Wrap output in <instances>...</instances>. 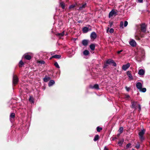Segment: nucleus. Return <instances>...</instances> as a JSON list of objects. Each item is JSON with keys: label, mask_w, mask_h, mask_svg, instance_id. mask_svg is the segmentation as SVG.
Returning <instances> with one entry per match:
<instances>
[{"label": "nucleus", "mask_w": 150, "mask_h": 150, "mask_svg": "<svg viewBox=\"0 0 150 150\" xmlns=\"http://www.w3.org/2000/svg\"><path fill=\"white\" fill-rule=\"evenodd\" d=\"M137 88L139 89L141 92L144 93L146 91V89L145 88H142V84L141 82H137L136 84Z\"/></svg>", "instance_id": "f257e3e1"}, {"label": "nucleus", "mask_w": 150, "mask_h": 150, "mask_svg": "<svg viewBox=\"0 0 150 150\" xmlns=\"http://www.w3.org/2000/svg\"><path fill=\"white\" fill-rule=\"evenodd\" d=\"M145 132V130L143 129L140 131L139 133V138L141 141H143L144 139V135Z\"/></svg>", "instance_id": "f03ea898"}, {"label": "nucleus", "mask_w": 150, "mask_h": 150, "mask_svg": "<svg viewBox=\"0 0 150 150\" xmlns=\"http://www.w3.org/2000/svg\"><path fill=\"white\" fill-rule=\"evenodd\" d=\"M18 79L16 75H14L13 76V85H15L18 82Z\"/></svg>", "instance_id": "7ed1b4c3"}, {"label": "nucleus", "mask_w": 150, "mask_h": 150, "mask_svg": "<svg viewBox=\"0 0 150 150\" xmlns=\"http://www.w3.org/2000/svg\"><path fill=\"white\" fill-rule=\"evenodd\" d=\"M106 63L109 64H112L113 65L114 67H116L117 65L114 62V60L110 59L107 60L106 61Z\"/></svg>", "instance_id": "20e7f679"}, {"label": "nucleus", "mask_w": 150, "mask_h": 150, "mask_svg": "<svg viewBox=\"0 0 150 150\" xmlns=\"http://www.w3.org/2000/svg\"><path fill=\"white\" fill-rule=\"evenodd\" d=\"M141 29L143 33H145L146 30V26L145 23H142L141 25Z\"/></svg>", "instance_id": "39448f33"}, {"label": "nucleus", "mask_w": 150, "mask_h": 150, "mask_svg": "<svg viewBox=\"0 0 150 150\" xmlns=\"http://www.w3.org/2000/svg\"><path fill=\"white\" fill-rule=\"evenodd\" d=\"M137 101H132L131 102V107L132 108L136 109L137 108Z\"/></svg>", "instance_id": "423d86ee"}, {"label": "nucleus", "mask_w": 150, "mask_h": 150, "mask_svg": "<svg viewBox=\"0 0 150 150\" xmlns=\"http://www.w3.org/2000/svg\"><path fill=\"white\" fill-rule=\"evenodd\" d=\"M130 66V64L129 63H128L127 64L124 65L122 66V69L126 71Z\"/></svg>", "instance_id": "0eeeda50"}, {"label": "nucleus", "mask_w": 150, "mask_h": 150, "mask_svg": "<svg viewBox=\"0 0 150 150\" xmlns=\"http://www.w3.org/2000/svg\"><path fill=\"white\" fill-rule=\"evenodd\" d=\"M117 13V12H115L114 9H112L109 13V17L110 18H111L114 15L116 14Z\"/></svg>", "instance_id": "6e6552de"}, {"label": "nucleus", "mask_w": 150, "mask_h": 150, "mask_svg": "<svg viewBox=\"0 0 150 150\" xmlns=\"http://www.w3.org/2000/svg\"><path fill=\"white\" fill-rule=\"evenodd\" d=\"M130 45L132 47H134L136 45V43L134 40H132L129 42Z\"/></svg>", "instance_id": "1a4fd4ad"}, {"label": "nucleus", "mask_w": 150, "mask_h": 150, "mask_svg": "<svg viewBox=\"0 0 150 150\" xmlns=\"http://www.w3.org/2000/svg\"><path fill=\"white\" fill-rule=\"evenodd\" d=\"M90 88H94L97 90L99 89V86L97 84H95L94 86L91 85L90 86Z\"/></svg>", "instance_id": "9d476101"}, {"label": "nucleus", "mask_w": 150, "mask_h": 150, "mask_svg": "<svg viewBox=\"0 0 150 150\" xmlns=\"http://www.w3.org/2000/svg\"><path fill=\"white\" fill-rule=\"evenodd\" d=\"M127 75L128 76V77H129L130 80H133V78L131 74L130 71H128L127 72Z\"/></svg>", "instance_id": "9b49d317"}, {"label": "nucleus", "mask_w": 150, "mask_h": 150, "mask_svg": "<svg viewBox=\"0 0 150 150\" xmlns=\"http://www.w3.org/2000/svg\"><path fill=\"white\" fill-rule=\"evenodd\" d=\"M64 31H63L62 33H58L56 34L57 36L59 38H61L63 36L64 34Z\"/></svg>", "instance_id": "f8f14e48"}, {"label": "nucleus", "mask_w": 150, "mask_h": 150, "mask_svg": "<svg viewBox=\"0 0 150 150\" xmlns=\"http://www.w3.org/2000/svg\"><path fill=\"white\" fill-rule=\"evenodd\" d=\"M96 37V34L95 32H93L91 34V39H95Z\"/></svg>", "instance_id": "ddd939ff"}, {"label": "nucleus", "mask_w": 150, "mask_h": 150, "mask_svg": "<svg viewBox=\"0 0 150 150\" xmlns=\"http://www.w3.org/2000/svg\"><path fill=\"white\" fill-rule=\"evenodd\" d=\"M145 71L143 69H139L138 71V74L140 75H143L144 74Z\"/></svg>", "instance_id": "4468645a"}, {"label": "nucleus", "mask_w": 150, "mask_h": 150, "mask_svg": "<svg viewBox=\"0 0 150 150\" xmlns=\"http://www.w3.org/2000/svg\"><path fill=\"white\" fill-rule=\"evenodd\" d=\"M88 41L86 40H82V43L83 45L84 46H86L88 44Z\"/></svg>", "instance_id": "2eb2a0df"}, {"label": "nucleus", "mask_w": 150, "mask_h": 150, "mask_svg": "<svg viewBox=\"0 0 150 150\" xmlns=\"http://www.w3.org/2000/svg\"><path fill=\"white\" fill-rule=\"evenodd\" d=\"M59 6H61L63 9L65 8V4L63 2H61L59 4Z\"/></svg>", "instance_id": "dca6fc26"}, {"label": "nucleus", "mask_w": 150, "mask_h": 150, "mask_svg": "<svg viewBox=\"0 0 150 150\" xmlns=\"http://www.w3.org/2000/svg\"><path fill=\"white\" fill-rule=\"evenodd\" d=\"M89 30L88 28L87 27H84L83 28V31L84 33H87Z\"/></svg>", "instance_id": "f3484780"}, {"label": "nucleus", "mask_w": 150, "mask_h": 150, "mask_svg": "<svg viewBox=\"0 0 150 150\" xmlns=\"http://www.w3.org/2000/svg\"><path fill=\"white\" fill-rule=\"evenodd\" d=\"M55 83V82L53 80H51L48 83L49 86H51Z\"/></svg>", "instance_id": "a211bd4d"}, {"label": "nucleus", "mask_w": 150, "mask_h": 150, "mask_svg": "<svg viewBox=\"0 0 150 150\" xmlns=\"http://www.w3.org/2000/svg\"><path fill=\"white\" fill-rule=\"evenodd\" d=\"M50 79L51 78L50 77L45 76V77L43 79V81L45 82H47L50 80Z\"/></svg>", "instance_id": "6ab92c4d"}, {"label": "nucleus", "mask_w": 150, "mask_h": 150, "mask_svg": "<svg viewBox=\"0 0 150 150\" xmlns=\"http://www.w3.org/2000/svg\"><path fill=\"white\" fill-rule=\"evenodd\" d=\"M61 57V55H55L52 56L50 58V59H51L52 58H55L57 59H59Z\"/></svg>", "instance_id": "aec40b11"}, {"label": "nucleus", "mask_w": 150, "mask_h": 150, "mask_svg": "<svg viewBox=\"0 0 150 150\" xmlns=\"http://www.w3.org/2000/svg\"><path fill=\"white\" fill-rule=\"evenodd\" d=\"M25 58L28 60H30L31 59V57L30 55L27 54L24 55Z\"/></svg>", "instance_id": "412c9836"}, {"label": "nucleus", "mask_w": 150, "mask_h": 150, "mask_svg": "<svg viewBox=\"0 0 150 150\" xmlns=\"http://www.w3.org/2000/svg\"><path fill=\"white\" fill-rule=\"evenodd\" d=\"M95 45L93 44H91L90 45V48L91 49V50H95Z\"/></svg>", "instance_id": "4be33fe9"}, {"label": "nucleus", "mask_w": 150, "mask_h": 150, "mask_svg": "<svg viewBox=\"0 0 150 150\" xmlns=\"http://www.w3.org/2000/svg\"><path fill=\"white\" fill-rule=\"evenodd\" d=\"M15 117V114L14 113H12L10 114V120H11V119L14 118Z\"/></svg>", "instance_id": "5701e85b"}, {"label": "nucleus", "mask_w": 150, "mask_h": 150, "mask_svg": "<svg viewBox=\"0 0 150 150\" xmlns=\"http://www.w3.org/2000/svg\"><path fill=\"white\" fill-rule=\"evenodd\" d=\"M76 5L75 4H72L69 7V8L70 10H72L74 9Z\"/></svg>", "instance_id": "b1692460"}, {"label": "nucleus", "mask_w": 150, "mask_h": 150, "mask_svg": "<svg viewBox=\"0 0 150 150\" xmlns=\"http://www.w3.org/2000/svg\"><path fill=\"white\" fill-rule=\"evenodd\" d=\"M89 54V51L87 50H85L83 52V54L85 55H88Z\"/></svg>", "instance_id": "393cba45"}, {"label": "nucleus", "mask_w": 150, "mask_h": 150, "mask_svg": "<svg viewBox=\"0 0 150 150\" xmlns=\"http://www.w3.org/2000/svg\"><path fill=\"white\" fill-rule=\"evenodd\" d=\"M123 130V127H121L119 128V129L118 130V131L119 132V133H120V134H121Z\"/></svg>", "instance_id": "a878e982"}, {"label": "nucleus", "mask_w": 150, "mask_h": 150, "mask_svg": "<svg viewBox=\"0 0 150 150\" xmlns=\"http://www.w3.org/2000/svg\"><path fill=\"white\" fill-rule=\"evenodd\" d=\"M99 139V136L98 135H96L94 138L93 140L95 141H97Z\"/></svg>", "instance_id": "bb28decb"}, {"label": "nucleus", "mask_w": 150, "mask_h": 150, "mask_svg": "<svg viewBox=\"0 0 150 150\" xmlns=\"http://www.w3.org/2000/svg\"><path fill=\"white\" fill-rule=\"evenodd\" d=\"M124 139H123L122 140H120L118 142V144H119L120 146H121L122 145Z\"/></svg>", "instance_id": "cd10ccee"}, {"label": "nucleus", "mask_w": 150, "mask_h": 150, "mask_svg": "<svg viewBox=\"0 0 150 150\" xmlns=\"http://www.w3.org/2000/svg\"><path fill=\"white\" fill-rule=\"evenodd\" d=\"M97 131L98 132H100V131L102 130V127H100L99 126L97 127L96 128Z\"/></svg>", "instance_id": "c85d7f7f"}, {"label": "nucleus", "mask_w": 150, "mask_h": 150, "mask_svg": "<svg viewBox=\"0 0 150 150\" xmlns=\"http://www.w3.org/2000/svg\"><path fill=\"white\" fill-rule=\"evenodd\" d=\"M29 100L30 102H31L32 103H34L33 99L32 97H30Z\"/></svg>", "instance_id": "c756f323"}, {"label": "nucleus", "mask_w": 150, "mask_h": 150, "mask_svg": "<svg viewBox=\"0 0 150 150\" xmlns=\"http://www.w3.org/2000/svg\"><path fill=\"white\" fill-rule=\"evenodd\" d=\"M54 65L56 67L58 68H59V66L57 62H56L54 63Z\"/></svg>", "instance_id": "7c9ffc66"}, {"label": "nucleus", "mask_w": 150, "mask_h": 150, "mask_svg": "<svg viewBox=\"0 0 150 150\" xmlns=\"http://www.w3.org/2000/svg\"><path fill=\"white\" fill-rule=\"evenodd\" d=\"M124 23L122 21L120 22V27L121 28H123V27Z\"/></svg>", "instance_id": "2f4dec72"}, {"label": "nucleus", "mask_w": 150, "mask_h": 150, "mask_svg": "<svg viewBox=\"0 0 150 150\" xmlns=\"http://www.w3.org/2000/svg\"><path fill=\"white\" fill-rule=\"evenodd\" d=\"M19 64V66L20 67H21L24 64L23 62L21 60L20 61Z\"/></svg>", "instance_id": "473e14b6"}, {"label": "nucleus", "mask_w": 150, "mask_h": 150, "mask_svg": "<svg viewBox=\"0 0 150 150\" xmlns=\"http://www.w3.org/2000/svg\"><path fill=\"white\" fill-rule=\"evenodd\" d=\"M131 144L130 143H128L127 144L126 147V149H128L129 148L131 147Z\"/></svg>", "instance_id": "72a5a7b5"}, {"label": "nucleus", "mask_w": 150, "mask_h": 150, "mask_svg": "<svg viewBox=\"0 0 150 150\" xmlns=\"http://www.w3.org/2000/svg\"><path fill=\"white\" fill-rule=\"evenodd\" d=\"M135 39L137 40H140V38L139 36L137 35H136L135 36Z\"/></svg>", "instance_id": "f704fd0d"}, {"label": "nucleus", "mask_w": 150, "mask_h": 150, "mask_svg": "<svg viewBox=\"0 0 150 150\" xmlns=\"http://www.w3.org/2000/svg\"><path fill=\"white\" fill-rule=\"evenodd\" d=\"M128 25V22L127 21H125L124 22V26L125 27H126Z\"/></svg>", "instance_id": "c9c22d12"}, {"label": "nucleus", "mask_w": 150, "mask_h": 150, "mask_svg": "<svg viewBox=\"0 0 150 150\" xmlns=\"http://www.w3.org/2000/svg\"><path fill=\"white\" fill-rule=\"evenodd\" d=\"M86 5V4H84L82 5L81 6H80V8H85Z\"/></svg>", "instance_id": "e433bc0d"}, {"label": "nucleus", "mask_w": 150, "mask_h": 150, "mask_svg": "<svg viewBox=\"0 0 150 150\" xmlns=\"http://www.w3.org/2000/svg\"><path fill=\"white\" fill-rule=\"evenodd\" d=\"M138 108H139V111L140 112L141 110V106L139 104H138Z\"/></svg>", "instance_id": "4c0bfd02"}, {"label": "nucleus", "mask_w": 150, "mask_h": 150, "mask_svg": "<svg viewBox=\"0 0 150 150\" xmlns=\"http://www.w3.org/2000/svg\"><path fill=\"white\" fill-rule=\"evenodd\" d=\"M39 63L42 64H44L45 63V62L43 60H41L39 61Z\"/></svg>", "instance_id": "58836bf2"}, {"label": "nucleus", "mask_w": 150, "mask_h": 150, "mask_svg": "<svg viewBox=\"0 0 150 150\" xmlns=\"http://www.w3.org/2000/svg\"><path fill=\"white\" fill-rule=\"evenodd\" d=\"M139 36L141 38H143L144 36V34L142 33H140L139 34Z\"/></svg>", "instance_id": "ea45409f"}, {"label": "nucleus", "mask_w": 150, "mask_h": 150, "mask_svg": "<svg viewBox=\"0 0 150 150\" xmlns=\"http://www.w3.org/2000/svg\"><path fill=\"white\" fill-rule=\"evenodd\" d=\"M114 29L112 28H111L109 30V32L110 33H113L114 32Z\"/></svg>", "instance_id": "a19ab883"}, {"label": "nucleus", "mask_w": 150, "mask_h": 150, "mask_svg": "<svg viewBox=\"0 0 150 150\" xmlns=\"http://www.w3.org/2000/svg\"><path fill=\"white\" fill-rule=\"evenodd\" d=\"M125 89L127 91H129L130 90V88L129 87H128L127 86L125 87Z\"/></svg>", "instance_id": "79ce46f5"}, {"label": "nucleus", "mask_w": 150, "mask_h": 150, "mask_svg": "<svg viewBox=\"0 0 150 150\" xmlns=\"http://www.w3.org/2000/svg\"><path fill=\"white\" fill-rule=\"evenodd\" d=\"M137 2L140 3H142L143 2V0H137Z\"/></svg>", "instance_id": "37998d69"}, {"label": "nucleus", "mask_w": 150, "mask_h": 150, "mask_svg": "<svg viewBox=\"0 0 150 150\" xmlns=\"http://www.w3.org/2000/svg\"><path fill=\"white\" fill-rule=\"evenodd\" d=\"M109 24H110V27H111L112 25L113 24V22H110V21L109 22Z\"/></svg>", "instance_id": "c03bdc74"}, {"label": "nucleus", "mask_w": 150, "mask_h": 150, "mask_svg": "<svg viewBox=\"0 0 150 150\" xmlns=\"http://www.w3.org/2000/svg\"><path fill=\"white\" fill-rule=\"evenodd\" d=\"M135 147L137 149H139L140 147V144H138L135 146Z\"/></svg>", "instance_id": "a18cd8bd"}, {"label": "nucleus", "mask_w": 150, "mask_h": 150, "mask_svg": "<svg viewBox=\"0 0 150 150\" xmlns=\"http://www.w3.org/2000/svg\"><path fill=\"white\" fill-rule=\"evenodd\" d=\"M122 51V50H121L120 51H119L117 52V53L118 54H119L120 52H121Z\"/></svg>", "instance_id": "49530a36"}, {"label": "nucleus", "mask_w": 150, "mask_h": 150, "mask_svg": "<svg viewBox=\"0 0 150 150\" xmlns=\"http://www.w3.org/2000/svg\"><path fill=\"white\" fill-rule=\"evenodd\" d=\"M104 150H108V149L107 148L106 146H105Z\"/></svg>", "instance_id": "de8ad7c7"}, {"label": "nucleus", "mask_w": 150, "mask_h": 150, "mask_svg": "<svg viewBox=\"0 0 150 150\" xmlns=\"http://www.w3.org/2000/svg\"><path fill=\"white\" fill-rule=\"evenodd\" d=\"M126 97L127 98H129L130 97V96H129V95H127L126 96Z\"/></svg>", "instance_id": "09e8293b"}, {"label": "nucleus", "mask_w": 150, "mask_h": 150, "mask_svg": "<svg viewBox=\"0 0 150 150\" xmlns=\"http://www.w3.org/2000/svg\"><path fill=\"white\" fill-rule=\"evenodd\" d=\"M82 21L81 20L79 21H78V22L79 23H82Z\"/></svg>", "instance_id": "8fccbe9b"}, {"label": "nucleus", "mask_w": 150, "mask_h": 150, "mask_svg": "<svg viewBox=\"0 0 150 150\" xmlns=\"http://www.w3.org/2000/svg\"><path fill=\"white\" fill-rule=\"evenodd\" d=\"M120 134H120V133L119 134H117L118 136H119L120 135Z\"/></svg>", "instance_id": "3c124183"}, {"label": "nucleus", "mask_w": 150, "mask_h": 150, "mask_svg": "<svg viewBox=\"0 0 150 150\" xmlns=\"http://www.w3.org/2000/svg\"><path fill=\"white\" fill-rule=\"evenodd\" d=\"M144 56H143V57H142V59H143L144 58Z\"/></svg>", "instance_id": "603ef678"}, {"label": "nucleus", "mask_w": 150, "mask_h": 150, "mask_svg": "<svg viewBox=\"0 0 150 150\" xmlns=\"http://www.w3.org/2000/svg\"><path fill=\"white\" fill-rule=\"evenodd\" d=\"M132 150H135L134 149H132Z\"/></svg>", "instance_id": "864d4df0"}]
</instances>
